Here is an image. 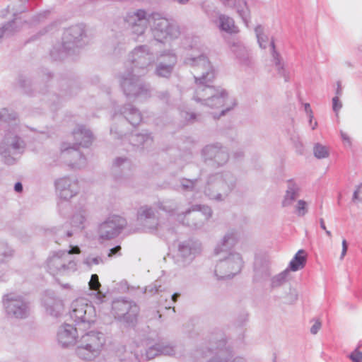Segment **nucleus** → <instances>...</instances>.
<instances>
[{
	"label": "nucleus",
	"mask_w": 362,
	"mask_h": 362,
	"mask_svg": "<svg viewBox=\"0 0 362 362\" xmlns=\"http://www.w3.org/2000/svg\"><path fill=\"white\" fill-rule=\"evenodd\" d=\"M5 250L4 251H0V255L4 257H11L13 256V250L8 247L6 245H5Z\"/></svg>",
	"instance_id": "338daca9"
},
{
	"label": "nucleus",
	"mask_w": 362,
	"mask_h": 362,
	"mask_svg": "<svg viewBox=\"0 0 362 362\" xmlns=\"http://www.w3.org/2000/svg\"><path fill=\"white\" fill-rule=\"evenodd\" d=\"M339 97V96H335L332 98V109L336 114L338 113L339 110L342 107V103Z\"/></svg>",
	"instance_id": "0e129e2a"
},
{
	"label": "nucleus",
	"mask_w": 362,
	"mask_h": 362,
	"mask_svg": "<svg viewBox=\"0 0 362 362\" xmlns=\"http://www.w3.org/2000/svg\"><path fill=\"white\" fill-rule=\"evenodd\" d=\"M236 182L235 176L229 171L210 174L206 179L204 194L211 200L223 201L235 189Z\"/></svg>",
	"instance_id": "39448f33"
},
{
	"label": "nucleus",
	"mask_w": 362,
	"mask_h": 362,
	"mask_svg": "<svg viewBox=\"0 0 362 362\" xmlns=\"http://www.w3.org/2000/svg\"><path fill=\"white\" fill-rule=\"evenodd\" d=\"M158 349H159L160 355L173 356L175 353L173 346L164 343H158Z\"/></svg>",
	"instance_id": "3c124183"
},
{
	"label": "nucleus",
	"mask_w": 362,
	"mask_h": 362,
	"mask_svg": "<svg viewBox=\"0 0 362 362\" xmlns=\"http://www.w3.org/2000/svg\"><path fill=\"white\" fill-rule=\"evenodd\" d=\"M150 23L155 36L161 39H177L181 35L178 23L172 18H167L163 13L152 12L149 14Z\"/></svg>",
	"instance_id": "6e6552de"
},
{
	"label": "nucleus",
	"mask_w": 362,
	"mask_h": 362,
	"mask_svg": "<svg viewBox=\"0 0 362 362\" xmlns=\"http://www.w3.org/2000/svg\"><path fill=\"white\" fill-rule=\"evenodd\" d=\"M158 355H160V352L159 349H158V344L150 346L146 351V357L147 360L153 359Z\"/></svg>",
	"instance_id": "6e6d98bb"
},
{
	"label": "nucleus",
	"mask_w": 362,
	"mask_h": 362,
	"mask_svg": "<svg viewBox=\"0 0 362 362\" xmlns=\"http://www.w3.org/2000/svg\"><path fill=\"white\" fill-rule=\"evenodd\" d=\"M68 225H64L60 227H54L49 229L47 233L52 234L56 236L55 243H59V241L65 237H71L73 235V230H69Z\"/></svg>",
	"instance_id": "ea45409f"
},
{
	"label": "nucleus",
	"mask_w": 362,
	"mask_h": 362,
	"mask_svg": "<svg viewBox=\"0 0 362 362\" xmlns=\"http://www.w3.org/2000/svg\"><path fill=\"white\" fill-rule=\"evenodd\" d=\"M137 220L146 230L149 232H154L160 226L158 220L154 210L148 206H143L139 208L137 213Z\"/></svg>",
	"instance_id": "6ab92c4d"
},
{
	"label": "nucleus",
	"mask_w": 362,
	"mask_h": 362,
	"mask_svg": "<svg viewBox=\"0 0 362 362\" xmlns=\"http://www.w3.org/2000/svg\"><path fill=\"white\" fill-rule=\"evenodd\" d=\"M271 276L270 262L266 257H257L254 262L253 281L261 282Z\"/></svg>",
	"instance_id": "b1692460"
},
{
	"label": "nucleus",
	"mask_w": 362,
	"mask_h": 362,
	"mask_svg": "<svg viewBox=\"0 0 362 362\" xmlns=\"http://www.w3.org/2000/svg\"><path fill=\"white\" fill-rule=\"evenodd\" d=\"M232 52L239 60L240 63L248 66L250 64V55L248 50L243 45L234 44L232 47Z\"/></svg>",
	"instance_id": "c9c22d12"
},
{
	"label": "nucleus",
	"mask_w": 362,
	"mask_h": 362,
	"mask_svg": "<svg viewBox=\"0 0 362 362\" xmlns=\"http://www.w3.org/2000/svg\"><path fill=\"white\" fill-rule=\"evenodd\" d=\"M88 284L90 290L97 291L96 296L100 302H103V299L105 298V295L99 290L101 285L99 282L98 276L95 274H92Z\"/></svg>",
	"instance_id": "a19ab883"
},
{
	"label": "nucleus",
	"mask_w": 362,
	"mask_h": 362,
	"mask_svg": "<svg viewBox=\"0 0 362 362\" xmlns=\"http://www.w3.org/2000/svg\"><path fill=\"white\" fill-rule=\"evenodd\" d=\"M75 140L74 145L82 147H88L93 141L92 132L84 125H78L73 131Z\"/></svg>",
	"instance_id": "bb28decb"
},
{
	"label": "nucleus",
	"mask_w": 362,
	"mask_h": 362,
	"mask_svg": "<svg viewBox=\"0 0 362 362\" xmlns=\"http://www.w3.org/2000/svg\"><path fill=\"white\" fill-rule=\"evenodd\" d=\"M77 146L73 144H63L62 146V154L69 165L73 168H81L86 165V158L82 153L78 149Z\"/></svg>",
	"instance_id": "aec40b11"
},
{
	"label": "nucleus",
	"mask_w": 362,
	"mask_h": 362,
	"mask_svg": "<svg viewBox=\"0 0 362 362\" xmlns=\"http://www.w3.org/2000/svg\"><path fill=\"white\" fill-rule=\"evenodd\" d=\"M138 74L129 68L119 75L120 86L125 96L129 100L147 99L152 95V88L148 83L142 80Z\"/></svg>",
	"instance_id": "423d86ee"
},
{
	"label": "nucleus",
	"mask_w": 362,
	"mask_h": 362,
	"mask_svg": "<svg viewBox=\"0 0 362 362\" xmlns=\"http://www.w3.org/2000/svg\"><path fill=\"white\" fill-rule=\"evenodd\" d=\"M300 192L299 186L293 180L287 181V189L282 201L284 207L290 206L298 197Z\"/></svg>",
	"instance_id": "c756f323"
},
{
	"label": "nucleus",
	"mask_w": 362,
	"mask_h": 362,
	"mask_svg": "<svg viewBox=\"0 0 362 362\" xmlns=\"http://www.w3.org/2000/svg\"><path fill=\"white\" fill-rule=\"evenodd\" d=\"M352 202L354 203L362 202V183L356 187L352 197Z\"/></svg>",
	"instance_id": "13d9d810"
},
{
	"label": "nucleus",
	"mask_w": 362,
	"mask_h": 362,
	"mask_svg": "<svg viewBox=\"0 0 362 362\" xmlns=\"http://www.w3.org/2000/svg\"><path fill=\"white\" fill-rule=\"evenodd\" d=\"M201 181V177L199 176L194 179H187L186 177H180L178 180L180 183L177 190H181L183 192H199V183Z\"/></svg>",
	"instance_id": "2f4dec72"
},
{
	"label": "nucleus",
	"mask_w": 362,
	"mask_h": 362,
	"mask_svg": "<svg viewBox=\"0 0 362 362\" xmlns=\"http://www.w3.org/2000/svg\"><path fill=\"white\" fill-rule=\"evenodd\" d=\"M270 45H271V47L272 49V57L274 58V61L275 65L276 66L278 74L280 76L284 77L285 81H288V80H289L288 74L284 69V66L281 63L280 55L275 50V44L273 40L271 42Z\"/></svg>",
	"instance_id": "58836bf2"
},
{
	"label": "nucleus",
	"mask_w": 362,
	"mask_h": 362,
	"mask_svg": "<svg viewBox=\"0 0 362 362\" xmlns=\"http://www.w3.org/2000/svg\"><path fill=\"white\" fill-rule=\"evenodd\" d=\"M232 351L229 347H226V341L222 339L219 341L216 347V352L208 362H245V360L241 357L233 358Z\"/></svg>",
	"instance_id": "412c9836"
},
{
	"label": "nucleus",
	"mask_w": 362,
	"mask_h": 362,
	"mask_svg": "<svg viewBox=\"0 0 362 362\" xmlns=\"http://www.w3.org/2000/svg\"><path fill=\"white\" fill-rule=\"evenodd\" d=\"M181 116L189 124H193L194 122L201 121V115L194 112L182 111L181 112Z\"/></svg>",
	"instance_id": "8fccbe9b"
},
{
	"label": "nucleus",
	"mask_w": 362,
	"mask_h": 362,
	"mask_svg": "<svg viewBox=\"0 0 362 362\" xmlns=\"http://www.w3.org/2000/svg\"><path fill=\"white\" fill-rule=\"evenodd\" d=\"M149 14L145 10L139 9L134 12H129L125 17V21L129 26L136 24H149Z\"/></svg>",
	"instance_id": "7c9ffc66"
},
{
	"label": "nucleus",
	"mask_w": 362,
	"mask_h": 362,
	"mask_svg": "<svg viewBox=\"0 0 362 362\" xmlns=\"http://www.w3.org/2000/svg\"><path fill=\"white\" fill-rule=\"evenodd\" d=\"M201 154L204 163L214 168L223 166L230 158L227 148L218 142L205 146Z\"/></svg>",
	"instance_id": "ddd939ff"
},
{
	"label": "nucleus",
	"mask_w": 362,
	"mask_h": 362,
	"mask_svg": "<svg viewBox=\"0 0 362 362\" xmlns=\"http://www.w3.org/2000/svg\"><path fill=\"white\" fill-rule=\"evenodd\" d=\"M202 251V244L198 240L189 239L180 242L177 252L174 257L175 264L180 267L189 265Z\"/></svg>",
	"instance_id": "4468645a"
},
{
	"label": "nucleus",
	"mask_w": 362,
	"mask_h": 362,
	"mask_svg": "<svg viewBox=\"0 0 362 362\" xmlns=\"http://www.w3.org/2000/svg\"><path fill=\"white\" fill-rule=\"evenodd\" d=\"M87 37L85 25L76 24L66 28L63 33L62 43L53 46L50 57L54 61L64 59L68 55L75 53L77 49L86 45Z\"/></svg>",
	"instance_id": "20e7f679"
},
{
	"label": "nucleus",
	"mask_w": 362,
	"mask_h": 362,
	"mask_svg": "<svg viewBox=\"0 0 362 362\" xmlns=\"http://www.w3.org/2000/svg\"><path fill=\"white\" fill-rule=\"evenodd\" d=\"M307 257L308 255L305 250L303 249L299 250L290 262L287 269H288L289 272H296L303 269L307 262Z\"/></svg>",
	"instance_id": "473e14b6"
},
{
	"label": "nucleus",
	"mask_w": 362,
	"mask_h": 362,
	"mask_svg": "<svg viewBox=\"0 0 362 362\" xmlns=\"http://www.w3.org/2000/svg\"><path fill=\"white\" fill-rule=\"evenodd\" d=\"M249 314L247 312L240 313L235 318L234 324L237 327H243L248 321Z\"/></svg>",
	"instance_id": "5fc2aeb1"
},
{
	"label": "nucleus",
	"mask_w": 362,
	"mask_h": 362,
	"mask_svg": "<svg viewBox=\"0 0 362 362\" xmlns=\"http://www.w3.org/2000/svg\"><path fill=\"white\" fill-rule=\"evenodd\" d=\"M122 115L132 126L136 127L142 121V115L140 110L132 103H127L122 106L118 110Z\"/></svg>",
	"instance_id": "a878e982"
},
{
	"label": "nucleus",
	"mask_w": 362,
	"mask_h": 362,
	"mask_svg": "<svg viewBox=\"0 0 362 362\" xmlns=\"http://www.w3.org/2000/svg\"><path fill=\"white\" fill-rule=\"evenodd\" d=\"M154 62L153 54L147 45H140L134 48L128 55L125 69L129 68L138 74H146L148 67Z\"/></svg>",
	"instance_id": "9b49d317"
},
{
	"label": "nucleus",
	"mask_w": 362,
	"mask_h": 362,
	"mask_svg": "<svg viewBox=\"0 0 362 362\" xmlns=\"http://www.w3.org/2000/svg\"><path fill=\"white\" fill-rule=\"evenodd\" d=\"M158 208L169 214H173L177 209V204L174 199H167L159 202L157 204Z\"/></svg>",
	"instance_id": "37998d69"
},
{
	"label": "nucleus",
	"mask_w": 362,
	"mask_h": 362,
	"mask_svg": "<svg viewBox=\"0 0 362 362\" xmlns=\"http://www.w3.org/2000/svg\"><path fill=\"white\" fill-rule=\"evenodd\" d=\"M127 224L126 219L119 216H109L98 226L99 239L109 240L115 238L122 233Z\"/></svg>",
	"instance_id": "2eb2a0df"
},
{
	"label": "nucleus",
	"mask_w": 362,
	"mask_h": 362,
	"mask_svg": "<svg viewBox=\"0 0 362 362\" xmlns=\"http://www.w3.org/2000/svg\"><path fill=\"white\" fill-rule=\"evenodd\" d=\"M314 156L317 159L326 158L329 156V148L320 143H316L313 147Z\"/></svg>",
	"instance_id": "a18cd8bd"
},
{
	"label": "nucleus",
	"mask_w": 362,
	"mask_h": 362,
	"mask_svg": "<svg viewBox=\"0 0 362 362\" xmlns=\"http://www.w3.org/2000/svg\"><path fill=\"white\" fill-rule=\"evenodd\" d=\"M22 25V22L21 21H18L17 18H14L13 20L4 24L2 28H0V39L4 35H13L14 33L20 30Z\"/></svg>",
	"instance_id": "e433bc0d"
},
{
	"label": "nucleus",
	"mask_w": 362,
	"mask_h": 362,
	"mask_svg": "<svg viewBox=\"0 0 362 362\" xmlns=\"http://www.w3.org/2000/svg\"><path fill=\"white\" fill-rule=\"evenodd\" d=\"M186 63L203 71L199 76H194L196 87L193 99L211 108L223 107L228 99V93L223 88L212 85L216 74L207 57L200 54L189 57L186 59Z\"/></svg>",
	"instance_id": "f257e3e1"
},
{
	"label": "nucleus",
	"mask_w": 362,
	"mask_h": 362,
	"mask_svg": "<svg viewBox=\"0 0 362 362\" xmlns=\"http://www.w3.org/2000/svg\"><path fill=\"white\" fill-rule=\"evenodd\" d=\"M4 300L5 310L8 317L23 319L28 316V304L21 296L9 294L4 296Z\"/></svg>",
	"instance_id": "f3484780"
},
{
	"label": "nucleus",
	"mask_w": 362,
	"mask_h": 362,
	"mask_svg": "<svg viewBox=\"0 0 362 362\" xmlns=\"http://www.w3.org/2000/svg\"><path fill=\"white\" fill-rule=\"evenodd\" d=\"M42 80L49 81L52 78V73L47 69H42L40 71Z\"/></svg>",
	"instance_id": "69168bd1"
},
{
	"label": "nucleus",
	"mask_w": 362,
	"mask_h": 362,
	"mask_svg": "<svg viewBox=\"0 0 362 362\" xmlns=\"http://www.w3.org/2000/svg\"><path fill=\"white\" fill-rule=\"evenodd\" d=\"M103 262V259L99 257V256H97V257H87L84 260H83V264H86L88 267H90L93 264H99L100 263H102Z\"/></svg>",
	"instance_id": "bf43d9fd"
},
{
	"label": "nucleus",
	"mask_w": 362,
	"mask_h": 362,
	"mask_svg": "<svg viewBox=\"0 0 362 362\" xmlns=\"http://www.w3.org/2000/svg\"><path fill=\"white\" fill-rule=\"evenodd\" d=\"M216 24L221 30L226 33L232 34L237 32V28L235 25L233 19L226 15L220 14Z\"/></svg>",
	"instance_id": "f704fd0d"
},
{
	"label": "nucleus",
	"mask_w": 362,
	"mask_h": 362,
	"mask_svg": "<svg viewBox=\"0 0 362 362\" xmlns=\"http://www.w3.org/2000/svg\"><path fill=\"white\" fill-rule=\"evenodd\" d=\"M55 187L59 196L64 200L58 204V206L60 213L64 215L65 213L62 211V209L69 208V204L67 201L78 193V182L77 180L64 177L55 181Z\"/></svg>",
	"instance_id": "dca6fc26"
},
{
	"label": "nucleus",
	"mask_w": 362,
	"mask_h": 362,
	"mask_svg": "<svg viewBox=\"0 0 362 362\" xmlns=\"http://www.w3.org/2000/svg\"><path fill=\"white\" fill-rule=\"evenodd\" d=\"M0 120L8 123L11 122L13 126L6 131L0 142L1 160L6 165H12L18 162L25 151L26 144L18 134V115L16 112L9 111L6 108L2 109L0 111Z\"/></svg>",
	"instance_id": "f03ea898"
},
{
	"label": "nucleus",
	"mask_w": 362,
	"mask_h": 362,
	"mask_svg": "<svg viewBox=\"0 0 362 362\" xmlns=\"http://www.w3.org/2000/svg\"><path fill=\"white\" fill-rule=\"evenodd\" d=\"M43 303L47 314L56 317L61 315L63 310L62 301L55 298L53 293H47L43 298Z\"/></svg>",
	"instance_id": "c85d7f7f"
},
{
	"label": "nucleus",
	"mask_w": 362,
	"mask_h": 362,
	"mask_svg": "<svg viewBox=\"0 0 362 362\" xmlns=\"http://www.w3.org/2000/svg\"><path fill=\"white\" fill-rule=\"evenodd\" d=\"M129 142L139 151H148L153 144V138L151 133L145 132L132 134L129 137Z\"/></svg>",
	"instance_id": "cd10ccee"
},
{
	"label": "nucleus",
	"mask_w": 362,
	"mask_h": 362,
	"mask_svg": "<svg viewBox=\"0 0 362 362\" xmlns=\"http://www.w3.org/2000/svg\"><path fill=\"white\" fill-rule=\"evenodd\" d=\"M86 211L84 209H81L79 211L75 213L71 218V224L73 228L78 229L83 228V223L86 220Z\"/></svg>",
	"instance_id": "79ce46f5"
},
{
	"label": "nucleus",
	"mask_w": 362,
	"mask_h": 362,
	"mask_svg": "<svg viewBox=\"0 0 362 362\" xmlns=\"http://www.w3.org/2000/svg\"><path fill=\"white\" fill-rule=\"evenodd\" d=\"M349 358L352 362H362V352L356 348L349 355Z\"/></svg>",
	"instance_id": "052dcab7"
},
{
	"label": "nucleus",
	"mask_w": 362,
	"mask_h": 362,
	"mask_svg": "<svg viewBox=\"0 0 362 362\" xmlns=\"http://www.w3.org/2000/svg\"><path fill=\"white\" fill-rule=\"evenodd\" d=\"M18 84L26 93L30 94L31 93L32 82L30 78L24 76H20L18 78Z\"/></svg>",
	"instance_id": "603ef678"
},
{
	"label": "nucleus",
	"mask_w": 362,
	"mask_h": 362,
	"mask_svg": "<svg viewBox=\"0 0 362 362\" xmlns=\"http://www.w3.org/2000/svg\"><path fill=\"white\" fill-rule=\"evenodd\" d=\"M177 64V57L175 54L168 53L161 55L156 65L154 74L158 77L169 78Z\"/></svg>",
	"instance_id": "a211bd4d"
},
{
	"label": "nucleus",
	"mask_w": 362,
	"mask_h": 362,
	"mask_svg": "<svg viewBox=\"0 0 362 362\" xmlns=\"http://www.w3.org/2000/svg\"><path fill=\"white\" fill-rule=\"evenodd\" d=\"M236 241V233L230 230L214 250L216 255H221L214 270V274L218 280L233 278L241 271L243 260L240 255L230 251Z\"/></svg>",
	"instance_id": "7ed1b4c3"
},
{
	"label": "nucleus",
	"mask_w": 362,
	"mask_h": 362,
	"mask_svg": "<svg viewBox=\"0 0 362 362\" xmlns=\"http://www.w3.org/2000/svg\"><path fill=\"white\" fill-rule=\"evenodd\" d=\"M80 252L78 246L72 247L69 251L59 250L53 252L47 259L48 272L54 275H68L77 269V264L73 257Z\"/></svg>",
	"instance_id": "0eeeda50"
},
{
	"label": "nucleus",
	"mask_w": 362,
	"mask_h": 362,
	"mask_svg": "<svg viewBox=\"0 0 362 362\" xmlns=\"http://www.w3.org/2000/svg\"><path fill=\"white\" fill-rule=\"evenodd\" d=\"M156 98L163 104L170 105L173 104V98L171 93L168 90L156 91Z\"/></svg>",
	"instance_id": "49530a36"
},
{
	"label": "nucleus",
	"mask_w": 362,
	"mask_h": 362,
	"mask_svg": "<svg viewBox=\"0 0 362 362\" xmlns=\"http://www.w3.org/2000/svg\"><path fill=\"white\" fill-rule=\"evenodd\" d=\"M76 354L79 358L86 361H91L98 355L96 351H93L91 348L84 346L81 341L78 342Z\"/></svg>",
	"instance_id": "4c0bfd02"
},
{
	"label": "nucleus",
	"mask_w": 362,
	"mask_h": 362,
	"mask_svg": "<svg viewBox=\"0 0 362 362\" xmlns=\"http://www.w3.org/2000/svg\"><path fill=\"white\" fill-rule=\"evenodd\" d=\"M289 272H290L288 271V269H286L282 272L273 276L271 279L272 288H276L282 286L287 281V277L289 274Z\"/></svg>",
	"instance_id": "c03bdc74"
},
{
	"label": "nucleus",
	"mask_w": 362,
	"mask_h": 362,
	"mask_svg": "<svg viewBox=\"0 0 362 362\" xmlns=\"http://www.w3.org/2000/svg\"><path fill=\"white\" fill-rule=\"evenodd\" d=\"M78 329V327H74L69 324H64L59 328L57 340L62 347H68L76 343Z\"/></svg>",
	"instance_id": "4be33fe9"
},
{
	"label": "nucleus",
	"mask_w": 362,
	"mask_h": 362,
	"mask_svg": "<svg viewBox=\"0 0 362 362\" xmlns=\"http://www.w3.org/2000/svg\"><path fill=\"white\" fill-rule=\"evenodd\" d=\"M28 0H14L12 8L13 11V16H16L20 13L27 11L28 8L26 4H28Z\"/></svg>",
	"instance_id": "09e8293b"
},
{
	"label": "nucleus",
	"mask_w": 362,
	"mask_h": 362,
	"mask_svg": "<svg viewBox=\"0 0 362 362\" xmlns=\"http://www.w3.org/2000/svg\"><path fill=\"white\" fill-rule=\"evenodd\" d=\"M57 26V23L56 22L54 23H52L51 24H49V25H47V27H45L44 28H42V30H40L37 35H33L30 37V41H33V40H35L37 39H38V37L39 36H42V35H45L46 33L52 31V30L55 29Z\"/></svg>",
	"instance_id": "864d4df0"
},
{
	"label": "nucleus",
	"mask_w": 362,
	"mask_h": 362,
	"mask_svg": "<svg viewBox=\"0 0 362 362\" xmlns=\"http://www.w3.org/2000/svg\"><path fill=\"white\" fill-rule=\"evenodd\" d=\"M71 317L78 327V329L86 331L95 321V310L93 305L84 298L77 299L71 305Z\"/></svg>",
	"instance_id": "9d476101"
},
{
	"label": "nucleus",
	"mask_w": 362,
	"mask_h": 362,
	"mask_svg": "<svg viewBox=\"0 0 362 362\" xmlns=\"http://www.w3.org/2000/svg\"><path fill=\"white\" fill-rule=\"evenodd\" d=\"M298 299V293L296 289L290 288L289 292L286 296V303L288 304L294 303Z\"/></svg>",
	"instance_id": "680f3d73"
},
{
	"label": "nucleus",
	"mask_w": 362,
	"mask_h": 362,
	"mask_svg": "<svg viewBox=\"0 0 362 362\" xmlns=\"http://www.w3.org/2000/svg\"><path fill=\"white\" fill-rule=\"evenodd\" d=\"M255 32L259 47L261 48L265 49L267 47L268 37L264 33L263 28L261 25H257L255 29Z\"/></svg>",
	"instance_id": "de8ad7c7"
},
{
	"label": "nucleus",
	"mask_w": 362,
	"mask_h": 362,
	"mask_svg": "<svg viewBox=\"0 0 362 362\" xmlns=\"http://www.w3.org/2000/svg\"><path fill=\"white\" fill-rule=\"evenodd\" d=\"M306 204L307 203L304 200L300 199L298 201L296 211L298 216H303L307 213Z\"/></svg>",
	"instance_id": "e2e57ef3"
},
{
	"label": "nucleus",
	"mask_w": 362,
	"mask_h": 362,
	"mask_svg": "<svg viewBox=\"0 0 362 362\" xmlns=\"http://www.w3.org/2000/svg\"><path fill=\"white\" fill-rule=\"evenodd\" d=\"M84 346L91 348L99 354L102 346L105 342V336L102 332L91 331L83 335L79 340Z\"/></svg>",
	"instance_id": "393cba45"
},
{
	"label": "nucleus",
	"mask_w": 362,
	"mask_h": 362,
	"mask_svg": "<svg viewBox=\"0 0 362 362\" xmlns=\"http://www.w3.org/2000/svg\"><path fill=\"white\" fill-rule=\"evenodd\" d=\"M131 162L125 157H117L115 159L112 173L115 180L125 182L129 178L127 171L130 170Z\"/></svg>",
	"instance_id": "5701e85b"
},
{
	"label": "nucleus",
	"mask_w": 362,
	"mask_h": 362,
	"mask_svg": "<svg viewBox=\"0 0 362 362\" xmlns=\"http://www.w3.org/2000/svg\"><path fill=\"white\" fill-rule=\"evenodd\" d=\"M139 310V305L134 301L124 298L115 299L112 303V315L126 327L136 326Z\"/></svg>",
	"instance_id": "1a4fd4ad"
},
{
	"label": "nucleus",
	"mask_w": 362,
	"mask_h": 362,
	"mask_svg": "<svg viewBox=\"0 0 362 362\" xmlns=\"http://www.w3.org/2000/svg\"><path fill=\"white\" fill-rule=\"evenodd\" d=\"M321 327V322L320 320H317L315 324L310 328V332L313 334H316L319 329Z\"/></svg>",
	"instance_id": "774afa93"
},
{
	"label": "nucleus",
	"mask_w": 362,
	"mask_h": 362,
	"mask_svg": "<svg viewBox=\"0 0 362 362\" xmlns=\"http://www.w3.org/2000/svg\"><path fill=\"white\" fill-rule=\"evenodd\" d=\"M147 25L148 24H136L134 25H131L130 27L132 33L137 36L142 35L144 33Z\"/></svg>",
	"instance_id": "4d7b16f0"
},
{
	"label": "nucleus",
	"mask_w": 362,
	"mask_h": 362,
	"mask_svg": "<svg viewBox=\"0 0 362 362\" xmlns=\"http://www.w3.org/2000/svg\"><path fill=\"white\" fill-rule=\"evenodd\" d=\"M59 83L62 89V92H63V95H73L77 93V91L79 88L77 82L69 78H61L59 79Z\"/></svg>",
	"instance_id": "72a5a7b5"
},
{
	"label": "nucleus",
	"mask_w": 362,
	"mask_h": 362,
	"mask_svg": "<svg viewBox=\"0 0 362 362\" xmlns=\"http://www.w3.org/2000/svg\"><path fill=\"white\" fill-rule=\"evenodd\" d=\"M212 215L211 209L206 205L195 204L184 213L178 215L182 224L193 229L201 228Z\"/></svg>",
	"instance_id": "f8f14e48"
}]
</instances>
